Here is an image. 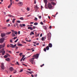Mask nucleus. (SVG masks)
<instances>
[{
	"mask_svg": "<svg viewBox=\"0 0 77 77\" xmlns=\"http://www.w3.org/2000/svg\"><path fill=\"white\" fill-rule=\"evenodd\" d=\"M32 57L29 60L32 64H33V61L35 60L34 59H38V57H39V54H36L32 56Z\"/></svg>",
	"mask_w": 77,
	"mask_h": 77,
	"instance_id": "nucleus-1",
	"label": "nucleus"
},
{
	"mask_svg": "<svg viewBox=\"0 0 77 77\" xmlns=\"http://www.w3.org/2000/svg\"><path fill=\"white\" fill-rule=\"evenodd\" d=\"M44 2H45V8L46 9L48 8V7H47V4L48 3L47 0H44Z\"/></svg>",
	"mask_w": 77,
	"mask_h": 77,
	"instance_id": "nucleus-2",
	"label": "nucleus"
},
{
	"mask_svg": "<svg viewBox=\"0 0 77 77\" xmlns=\"http://www.w3.org/2000/svg\"><path fill=\"white\" fill-rule=\"evenodd\" d=\"M5 38H2L0 39V43H2L4 42V41H5Z\"/></svg>",
	"mask_w": 77,
	"mask_h": 77,
	"instance_id": "nucleus-3",
	"label": "nucleus"
},
{
	"mask_svg": "<svg viewBox=\"0 0 77 77\" xmlns=\"http://www.w3.org/2000/svg\"><path fill=\"white\" fill-rule=\"evenodd\" d=\"M51 36V33H48V40H50Z\"/></svg>",
	"mask_w": 77,
	"mask_h": 77,
	"instance_id": "nucleus-4",
	"label": "nucleus"
},
{
	"mask_svg": "<svg viewBox=\"0 0 77 77\" xmlns=\"http://www.w3.org/2000/svg\"><path fill=\"white\" fill-rule=\"evenodd\" d=\"M48 7L50 9V8H51L52 7V6L51 3H49L48 4Z\"/></svg>",
	"mask_w": 77,
	"mask_h": 77,
	"instance_id": "nucleus-5",
	"label": "nucleus"
},
{
	"mask_svg": "<svg viewBox=\"0 0 77 77\" xmlns=\"http://www.w3.org/2000/svg\"><path fill=\"white\" fill-rule=\"evenodd\" d=\"M5 46V43H4L3 45H0V49L2 48H4Z\"/></svg>",
	"mask_w": 77,
	"mask_h": 77,
	"instance_id": "nucleus-6",
	"label": "nucleus"
},
{
	"mask_svg": "<svg viewBox=\"0 0 77 77\" xmlns=\"http://www.w3.org/2000/svg\"><path fill=\"white\" fill-rule=\"evenodd\" d=\"M23 5V3L22 2H20L18 3V5L19 6H21Z\"/></svg>",
	"mask_w": 77,
	"mask_h": 77,
	"instance_id": "nucleus-7",
	"label": "nucleus"
},
{
	"mask_svg": "<svg viewBox=\"0 0 77 77\" xmlns=\"http://www.w3.org/2000/svg\"><path fill=\"white\" fill-rule=\"evenodd\" d=\"M1 36L2 38H3V37H5V36H6V34L5 33H1Z\"/></svg>",
	"mask_w": 77,
	"mask_h": 77,
	"instance_id": "nucleus-8",
	"label": "nucleus"
},
{
	"mask_svg": "<svg viewBox=\"0 0 77 77\" xmlns=\"http://www.w3.org/2000/svg\"><path fill=\"white\" fill-rule=\"evenodd\" d=\"M1 68L2 69H5V67L4 66V64H3V63H2L1 64Z\"/></svg>",
	"mask_w": 77,
	"mask_h": 77,
	"instance_id": "nucleus-9",
	"label": "nucleus"
},
{
	"mask_svg": "<svg viewBox=\"0 0 77 77\" xmlns=\"http://www.w3.org/2000/svg\"><path fill=\"white\" fill-rule=\"evenodd\" d=\"M42 27H43V28L44 29H45L46 30V29H47V28L46 26H45V25H43L42 26Z\"/></svg>",
	"mask_w": 77,
	"mask_h": 77,
	"instance_id": "nucleus-10",
	"label": "nucleus"
},
{
	"mask_svg": "<svg viewBox=\"0 0 77 77\" xmlns=\"http://www.w3.org/2000/svg\"><path fill=\"white\" fill-rule=\"evenodd\" d=\"M9 69H10V70L11 71H13L14 70V68H13V67H11Z\"/></svg>",
	"mask_w": 77,
	"mask_h": 77,
	"instance_id": "nucleus-11",
	"label": "nucleus"
},
{
	"mask_svg": "<svg viewBox=\"0 0 77 77\" xmlns=\"http://www.w3.org/2000/svg\"><path fill=\"white\" fill-rule=\"evenodd\" d=\"M48 46L49 47H50V48H51L52 47V44L50 43L48 44Z\"/></svg>",
	"mask_w": 77,
	"mask_h": 77,
	"instance_id": "nucleus-12",
	"label": "nucleus"
},
{
	"mask_svg": "<svg viewBox=\"0 0 77 77\" xmlns=\"http://www.w3.org/2000/svg\"><path fill=\"white\" fill-rule=\"evenodd\" d=\"M28 29H30V30H33V28H32V27H28Z\"/></svg>",
	"mask_w": 77,
	"mask_h": 77,
	"instance_id": "nucleus-13",
	"label": "nucleus"
},
{
	"mask_svg": "<svg viewBox=\"0 0 77 77\" xmlns=\"http://www.w3.org/2000/svg\"><path fill=\"white\" fill-rule=\"evenodd\" d=\"M5 60H7V61L9 62V61H10V59L9 58H8L5 59Z\"/></svg>",
	"mask_w": 77,
	"mask_h": 77,
	"instance_id": "nucleus-14",
	"label": "nucleus"
},
{
	"mask_svg": "<svg viewBox=\"0 0 77 77\" xmlns=\"http://www.w3.org/2000/svg\"><path fill=\"white\" fill-rule=\"evenodd\" d=\"M35 8L36 9H38V5H36L35 6Z\"/></svg>",
	"mask_w": 77,
	"mask_h": 77,
	"instance_id": "nucleus-15",
	"label": "nucleus"
},
{
	"mask_svg": "<svg viewBox=\"0 0 77 77\" xmlns=\"http://www.w3.org/2000/svg\"><path fill=\"white\" fill-rule=\"evenodd\" d=\"M26 72H28V73H29V74H33V71H30L29 72H28V71Z\"/></svg>",
	"mask_w": 77,
	"mask_h": 77,
	"instance_id": "nucleus-16",
	"label": "nucleus"
},
{
	"mask_svg": "<svg viewBox=\"0 0 77 77\" xmlns=\"http://www.w3.org/2000/svg\"><path fill=\"white\" fill-rule=\"evenodd\" d=\"M25 57V56L23 55V56L22 57V58L20 60V62H22L23 60V59H24V58Z\"/></svg>",
	"mask_w": 77,
	"mask_h": 77,
	"instance_id": "nucleus-17",
	"label": "nucleus"
},
{
	"mask_svg": "<svg viewBox=\"0 0 77 77\" xmlns=\"http://www.w3.org/2000/svg\"><path fill=\"white\" fill-rule=\"evenodd\" d=\"M8 17H14V16H13L11 14H8Z\"/></svg>",
	"mask_w": 77,
	"mask_h": 77,
	"instance_id": "nucleus-18",
	"label": "nucleus"
},
{
	"mask_svg": "<svg viewBox=\"0 0 77 77\" xmlns=\"http://www.w3.org/2000/svg\"><path fill=\"white\" fill-rule=\"evenodd\" d=\"M30 35H34V32H31V33H30Z\"/></svg>",
	"mask_w": 77,
	"mask_h": 77,
	"instance_id": "nucleus-19",
	"label": "nucleus"
},
{
	"mask_svg": "<svg viewBox=\"0 0 77 77\" xmlns=\"http://www.w3.org/2000/svg\"><path fill=\"white\" fill-rule=\"evenodd\" d=\"M16 19H13V20L12 21L13 23H15V20Z\"/></svg>",
	"mask_w": 77,
	"mask_h": 77,
	"instance_id": "nucleus-20",
	"label": "nucleus"
},
{
	"mask_svg": "<svg viewBox=\"0 0 77 77\" xmlns=\"http://www.w3.org/2000/svg\"><path fill=\"white\" fill-rule=\"evenodd\" d=\"M5 51H4L3 52H2V56H3V55H5Z\"/></svg>",
	"mask_w": 77,
	"mask_h": 77,
	"instance_id": "nucleus-21",
	"label": "nucleus"
},
{
	"mask_svg": "<svg viewBox=\"0 0 77 77\" xmlns=\"http://www.w3.org/2000/svg\"><path fill=\"white\" fill-rule=\"evenodd\" d=\"M46 48L47 50H48L49 49V46H47L46 47Z\"/></svg>",
	"mask_w": 77,
	"mask_h": 77,
	"instance_id": "nucleus-22",
	"label": "nucleus"
},
{
	"mask_svg": "<svg viewBox=\"0 0 77 77\" xmlns=\"http://www.w3.org/2000/svg\"><path fill=\"white\" fill-rule=\"evenodd\" d=\"M14 45L12 44H10V47H11L12 48H13V46Z\"/></svg>",
	"mask_w": 77,
	"mask_h": 77,
	"instance_id": "nucleus-23",
	"label": "nucleus"
},
{
	"mask_svg": "<svg viewBox=\"0 0 77 77\" xmlns=\"http://www.w3.org/2000/svg\"><path fill=\"white\" fill-rule=\"evenodd\" d=\"M12 36H13V37H14V36H15V35L13 33L12 34Z\"/></svg>",
	"mask_w": 77,
	"mask_h": 77,
	"instance_id": "nucleus-24",
	"label": "nucleus"
},
{
	"mask_svg": "<svg viewBox=\"0 0 77 77\" xmlns=\"http://www.w3.org/2000/svg\"><path fill=\"white\" fill-rule=\"evenodd\" d=\"M11 32H9L6 33L7 35H9V34H11Z\"/></svg>",
	"mask_w": 77,
	"mask_h": 77,
	"instance_id": "nucleus-25",
	"label": "nucleus"
},
{
	"mask_svg": "<svg viewBox=\"0 0 77 77\" xmlns=\"http://www.w3.org/2000/svg\"><path fill=\"white\" fill-rule=\"evenodd\" d=\"M20 20H24V18L23 17H21L20 18Z\"/></svg>",
	"mask_w": 77,
	"mask_h": 77,
	"instance_id": "nucleus-26",
	"label": "nucleus"
},
{
	"mask_svg": "<svg viewBox=\"0 0 77 77\" xmlns=\"http://www.w3.org/2000/svg\"><path fill=\"white\" fill-rule=\"evenodd\" d=\"M23 69H20V72H23Z\"/></svg>",
	"mask_w": 77,
	"mask_h": 77,
	"instance_id": "nucleus-27",
	"label": "nucleus"
},
{
	"mask_svg": "<svg viewBox=\"0 0 77 77\" xmlns=\"http://www.w3.org/2000/svg\"><path fill=\"white\" fill-rule=\"evenodd\" d=\"M38 24L37 23H34V25H35V26H37V25H38Z\"/></svg>",
	"mask_w": 77,
	"mask_h": 77,
	"instance_id": "nucleus-28",
	"label": "nucleus"
},
{
	"mask_svg": "<svg viewBox=\"0 0 77 77\" xmlns=\"http://www.w3.org/2000/svg\"><path fill=\"white\" fill-rule=\"evenodd\" d=\"M14 72H13V73H14V74H15V73L17 72V70H14Z\"/></svg>",
	"mask_w": 77,
	"mask_h": 77,
	"instance_id": "nucleus-29",
	"label": "nucleus"
},
{
	"mask_svg": "<svg viewBox=\"0 0 77 77\" xmlns=\"http://www.w3.org/2000/svg\"><path fill=\"white\" fill-rule=\"evenodd\" d=\"M16 64L18 65H20V64H19V63L18 62H16Z\"/></svg>",
	"mask_w": 77,
	"mask_h": 77,
	"instance_id": "nucleus-30",
	"label": "nucleus"
},
{
	"mask_svg": "<svg viewBox=\"0 0 77 77\" xmlns=\"http://www.w3.org/2000/svg\"><path fill=\"white\" fill-rule=\"evenodd\" d=\"M17 45L18 46H22V45H23L20 44H19L18 45Z\"/></svg>",
	"mask_w": 77,
	"mask_h": 77,
	"instance_id": "nucleus-31",
	"label": "nucleus"
},
{
	"mask_svg": "<svg viewBox=\"0 0 77 77\" xmlns=\"http://www.w3.org/2000/svg\"><path fill=\"white\" fill-rule=\"evenodd\" d=\"M4 58H7L8 56L7 55H5L4 56Z\"/></svg>",
	"mask_w": 77,
	"mask_h": 77,
	"instance_id": "nucleus-32",
	"label": "nucleus"
},
{
	"mask_svg": "<svg viewBox=\"0 0 77 77\" xmlns=\"http://www.w3.org/2000/svg\"><path fill=\"white\" fill-rule=\"evenodd\" d=\"M44 39H45V38L44 37H42V41H44Z\"/></svg>",
	"mask_w": 77,
	"mask_h": 77,
	"instance_id": "nucleus-33",
	"label": "nucleus"
},
{
	"mask_svg": "<svg viewBox=\"0 0 77 77\" xmlns=\"http://www.w3.org/2000/svg\"><path fill=\"white\" fill-rule=\"evenodd\" d=\"M17 22L18 23H21V21H20V20H17Z\"/></svg>",
	"mask_w": 77,
	"mask_h": 77,
	"instance_id": "nucleus-34",
	"label": "nucleus"
},
{
	"mask_svg": "<svg viewBox=\"0 0 77 77\" xmlns=\"http://www.w3.org/2000/svg\"><path fill=\"white\" fill-rule=\"evenodd\" d=\"M18 41V39L17 38V40H15V41H14V42H17V41Z\"/></svg>",
	"mask_w": 77,
	"mask_h": 77,
	"instance_id": "nucleus-35",
	"label": "nucleus"
},
{
	"mask_svg": "<svg viewBox=\"0 0 77 77\" xmlns=\"http://www.w3.org/2000/svg\"><path fill=\"white\" fill-rule=\"evenodd\" d=\"M46 50H47L46 48H44V51H46Z\"/></svg>",
	"mask_w": 77,
	"mask_h": 77,
	"instance_id": "nucleus-36",
	"label": "nucleus"
},
{
	"mask_svg": "<svg viewBox=\"0 0 77 77\" xmlns=\"http://www.w3.org/2000/svg\"><path fill=\"white\" fill-rule=\"evenodd\" d=\"M23 54V53H20L19 54V55L20 56H21V55Z\"/></svg>",
	"mask_w": 77,
	"mask_h": 77,
	"instance_id": "nucleus-37",
	"label": "nucleus"
},
{
	"mask_svg": "<svg viewBox=\"0 0 77 77\" xmlns=\"http://www.w3.org/2000/svg\"><path fill=\"white\" fill-rule=\"evenodd\" d=\"M6 55H7V56H9V57H10V56H11V55H9V54H6Z\"/></svg>",
	"mask_w": 77,
	"mask_h": 77,
	"instance_id": "nucleus-38",
	"label": "nucleus"
},
{
	"mask_svg": "<svg viewBox=\"0 0 77 77\" xmlns=\"http://www.w3.org/2000/svg\"><path fill=\"white\" fill-rule=\"evenodd\" d=\"M26 9H27V11H29V10H30V9H29V8H27Z\"/></svg>",
	"mask_w": 77,
	"mask_h": 77,
	"instance_id": "nucleus-39",
	"label": "nucleus"
},
{
	"mask_svg": "<svg viewBox=\"0 0 77 77\" xmlns=\"http://www.w3.org/2000/svg\"><path fill=\"white\" fill-rule=\"evenodd\" d=\"M32 29H36V26H33L32 27Z\"/></svg>",
	"mask_w": 77,
	"mask_h": 77,
	"instance_id": "nucleus-40",
	"label": "nucleus"
},
{
	"mask_svg": "<svg viewBox=\"0 0 77 77\" xmlns=\"http://www.w3.org/2000/svg\"><path fill=\"white\" fill-rule=\"evenodd\" d=\"M22 65H24V66H27V65H26V64H24V63H23Z\"/></svg>",
	"mask_w": 77,
	"mask_h": 77,
	"instance_id": "nucleus-41",
	"label": "nucleus"
},
{
	"mask_svg": "<svg viewBox=\"0 0 77 77\" xmlns=\"http://www.w3.org/2000/svg\"><path fill=\"white\" fill-rule=\"evenodd\" d=\"M35 21H37L38 20V19L36 17H35V19H34Z\"/></svg>",
	"mask_w": 77,
	"mask_h": 77,
	"instance_id": "nucleus-42",
	"label": "nucleus"
},
{
	"mask_svg": "<svg viewBox=\"0 0 77 77\" xmlns=\"http://www.w3.org/2000/svg\"><path fill=\"white\" fill-rule=\"evenodd\" d=\"M40 24H41V25H43V23L42 22H40Z\"/></svg>",
	"mask_w": 77,
	"mask_h": 77,
	"instance_id": "nucleus-43",
	"label": "nucleus"
},
{
	"mask_svg": "<svg viewBox=\"0 0 77 77\" xmlns=\"http://www.w3.org/2000/svg\"><path fill=\"white\" fill-rule=\"evenodd\" d=\"M18 38L17 36H16L14 38V39H15L16 38Z\"/></svg>",
	"mask_w": 77,
	"mask_h": 77,
	"instance_id": "nucleus-44",
	"label": "nucleus"
},
{
	"mask_svg": "<svg viewBox=\"0 0 77 77\" xmlns=\"http://www.w3.org/2000/svg\"><path fill=\"white\" fill-rule=\"evenodd\" d=\"M14 34H15V35L17 34V32L16 31H14Z\"/></svg>",
	"mask_w": 77,
	"mask_h": 77,
	"instance_id": "nucleus-45",
	"label": "nucleus"
},
{
	"mask_svg": "<svg viewBox=\"0 0 77 77\" xmlns=\"http://www.w3.org/2000/svg\"><path fill=\"white\" fill-rule=\"evenodd\" d=\"M51 2V4H52V5H55V3H54V2Z\"/></svg>",
	"mask_w": 77,
	"mask_h": 77,
	"instance_id": "nucleus-46",
	"label": "nucleus"
},
{
	"mask_svg": "<svg viewBox=\"0 0 77 77\" xmlns=\"http://www.w3.org/2000/svg\"><path fill=\"white\" fill-rule=\"evenodd\" d=\"M20 27H23V25L21 24H20Z\"/></svg>",
	"mask_w": 77,
	"mask_h": 77,
	"instance_id": "nucleus-47",
	"label": "nucleus"
},
{
	"mask_svg": "<svg viewBox=\"0 0 77 77\" xmlns=\"http://www.w3.org/2000/svg\"><path fill=\"white\" fill-rule=\"evenodd\" d=\"M44 63H43V64H42V65H40V66L41 67H42V66H44Z\"/></svg>",
	"mask_w": 77,
	"mask_h": 77,
	"instance_id": "nucleus-48",
	"label": "nucleus"
},
{
	"mask_svg": "<svg viewBox=\"0 0 77 77\" xmlns=\"http://www.w3.org/2000/svg\"><path fill=\"white\" fill-rule=\"evenodd\" d=\"M42 33H41V34H40V37H42Z\"/></svg>",
	"mask_w": 77,
	"mask_h": 77,
	"instance_id": "nucleus-49",
	"label": "nucleus"
},
{
	"mask_svg": "<svg viewBox=\"0 0 77 77\" xmlns=\"http://www.w3.org/2000/svg\"><path fill=\"white\" fill-rule=\"evenodd\" d=\"M18 35H20V31H19L18 32Z\"/></svg>",
	"mask_w": 77,
	"mask_h": 77,
	"instance_id": "nucleus-50",
	"label": "nucleus"
},
{
	"mask_svg": "<svg viewBox=\"0 0 77 77\" xmlns=\"http://www.w3.org/2000/svg\"><path fill=\"white\" fill-rule=\"evenodd\" d=\"M17 45V44H15L14 45H13V48H14V47H15V46H16Z\"/></svg>",
	"mask_w": 77,
	"mask_h": 77,
	"instance_id": "nucleus-51",
	"label": "nucleus"
},
{
	"mask_svg": "<svg viewBox=\"0 0 77 77\" xmlns=\"http://www.w3.org/2000/svg\"><path fill=\"white\" fill-rule=\"evenodd\" d=\"M27 42H31V40H26Z\"/></svg>",
	"mask_w": 77,
	"mask_h": 77,
	"instance_id": "nucleus-52",
	"label": "nucleus"
},
{
	"mask_svg": "<svg viewBox=\"0 0 77 77\" xmlns=\"http://www.w3.org/2000/svg\"><path fill=\"white\" fill-rule=\"evenodd\" d=\"M36 1L35 0H34V4H36Z\"/></svg>",
	"mask_w": 77,
	"mask_h": 77,
	"instance_id": "nucleus-53",
	"label": "nucleus"
},
{
	"mask_svg": "<svg viewBox=\"0 0 77 77\" xmlns=\"http://www.w3.org/2000/svg\"><path fill=\"white\" fill-rule=\"evenodd\" d=\"M11 5H9L8 6V8H11Z\"/></svg>",
	"mask_w": 77,
	"mask_h": 77,
	"instance_id": "nucleus-54",
	"label": "nucleus"
},
{
	"mask_svg": "<svg viewBox=\"0 0 77 77\" xmlns=\"http://www.w3.org/2000/svg\"><path fill=\"white\" fill-rule=\"evenodd\" d=\"M16 25L17 26H18V23H16Z\"/></svg>",
	"mask_w": 77,
	"mask_h": 77,
	"instance_id": "nucleus-55",
	"label": "nucleus"
},
{
	"mask_svg": "<svg viewBox=\"0 0 77 77\" xmlns=\"http://www.w3.org/2000/svg\"><path fill=\"white\" fill-rule=\"evenodd\" d=\"M9 19L7 20H6V22H9Z\"/></svg>",
	"mask_w": 77,
	"mask_h": 77,
	"instance_id": "nucleus-56",
	"label": "nucleus"
},
{
	"mask_svg": "<svg viewBox=\"0 0 77 77\" xmlns=\"http://www.w3.org/2000/svg\"><path fill=\"white\" fill-rule=\"evenodd\" d=\"M8 52H9V53H11H11H12V52L11 51H8Z\"/></svg>",
	"mask_w": 77,
	"mask_h": 77,
	"instance_id": "nucleus-57",
	"label": "nucleus"
},
{
	"mask_svg": "<svg viewBox=\"0 0 77 77\" xmlns=\"http://www.w3.org/2000/svg\"><path fill=\"white\" fill-rule=\"evenodd\" d=\"M22 25L23 27H24L26 26V25H25V24H23Z\"/></svg>",
	"mask_w": 77,
	"mask_h": 77,
	"instance_id": "nucleus-58",
	"label": "nucleus"
},
{
	"mask_svg": "<svg viewBox=\"0 0 77 77\" xmlns=\"http://www.w3.org/2000/svg\"><path fill=\"white\" fill-rule=\"evenodd\" d=\"M14 26V27H16V26L15 25V24H14V25H13Z\"/></svg>",
	"mask_w": 77,
	"mask_h": 77,
	"instance_id": "nucleus-59",
	"label": "nucleus"
},
{
	"mask_svg": "<svg viewBox=\"0 0 77 77\" xmlns=\"http://www.w3.org/2000/svg\"><path fill=\"white\" fill-rule=\"evenodd\" d=\"M41 17H42L41 16H39V19H41Z\"/></svg>",
	"mask_w": 77,
	"mask_h": 77,
	"instance_id": "nucleus-60",
	"label": "nucleus"
},
{
	"mask_svg": "<svg viewBox=\"0 0 77 77\" xmlns=\"http://www.w3.org/2000/svg\"><path fill=\"white\" fill-rule=\"evenodd\" d=\"M43 22H44V23H45L46 22V20H44L43 21Z\"/></svg>",
	"mask_w": 77,
	"mask_h": 77,
	"instance_id": "nucleus-61",
	"label": "nucleus"
},
{
	"mask_svg": "<svg viewBox=\"0 0 77 77\" xmlns=\"http://www.w3.org/2000/svg\"><path fill=\"white\" fill-rule=\"evenodd\" d=\"M31 76L32 77H34V76H33V75L32 74L31 75Z\"/></svg>",
	"mask_w": 77,
	"mask_h": 77,
	"instance_id": "nucleus-62",
	"label": "nucleus"
},
{
	"mask_svg": "<svg viewBox=\"0 0 77 77\" xmlns=\"http://www.w3.org/2000/svg\"><path fill=\"white\" fill-rule=\"evenodd\" d=\"M11 31H12V32H14V30H11Z\"/></svg>",
	"mask_w": 77,
	"mask_h": 77,
	"instance_id": "nucleus-63",
	"label": "nucleus"
},
{
	"mask_svg": "<svg viewBox=\"0 0 77 77\" xmlns=\"http://www.w3.org/2000/svg\"><path fill=\"white\" fill-rule=\"evenodd\" d=\"M34 77H37V74H36L34 75Z\"/></svg>",
	"mask_w": 77,
	"mask_h": 77,
	"instance_id": "nucleus-64",
	"label": "nucleus"
}]
</instances>
